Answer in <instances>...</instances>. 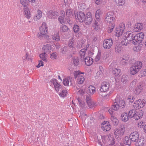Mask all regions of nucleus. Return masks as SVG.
Returning <instances> with one entry per match:
<instances>
[{"label": "nucleus", "instance_id": "nucleus-34", "mask_svg": "<svg viewBox=\"0 0 146 146\" xmlns=\"http://www.w3.org/2000/svg\"><path fill=\"white\" fill-rule=\"evenodd\" d=\"M42 12L40 10H38L37 13L36 15V16L34 17V20L35 21H36L40 18L42 16Z\"/></svg>", "mask_w": 146, "mask_h": 146}, {"label": "nucleus", "instance_id": "nucleus-43", "mask_svg": "<svg viewBox=\"0 0 146 146\" xmlns=\"http://www.w3.org/2000/svg\"><path fill=\"white\" fill-rule=\"evenodd\" d=\"M68 28L66 25H62L60 27V30L63 32H65L68 31Z\"/></svg>", "mask_w": 146, "mask_h": 146}, {"label": "nucleus", "instance_id": "nucleus-26", "mask_svg": "<svg viewBox=\"0 0 146 146\" xmlns=\"http://www.w3.org/2000/svg\"><path fill=\"white\" fill-rule=\"evenodd\" d=\"M131 139L127 136L125 137L123 139V143L125 145L130 146L131 143Z\"/></svg>", "mask_w": 146, "mask_h": 146}, {"label": "nucleus", "instance_id": "nucleus-41", "mask_svg": "<svg viewBox=\"0 0 146 146\" xmlns=\"http://www.w3.org/2000/svg\"><path fill=\"white\" fill-rule=\"evenodd\" d=\"M111 120L115 125H117L118 123V120L113 115H111Z\"/></svg>", "mask_w": 146, "mask_h": 146}, {"label": "nucleus", "instance_id": "nucleus-20", "mask_svg": "<svg viewBox=\"0 0 146 146\" xmlns=\"http://www.w3.org/2000/svg\"><path fill=\"white\" fill-rule=\"evenodd\" d=\"M143 27L142 24L141 23H137L135 25L133 31L135 32L139 31L143 29Z\"/></svg>", "mask_w": 146, "mask_h": 146}, {"label": "nucleus", "instance_id": "nucleus-27", "mask_svg": "<svg viewBox=\"0 0 146 146\" xmlns=\"http://www.w3.org/2000/svg\"><path fill=\"white\" fill-rule=\"evenodd\" d=\"M124 133L119 130V129H115V130L114 134L115 138L116 139L120 138L121 136L124 134Z\"/></svg>", "mask_w": 146, "mask_h": 146}, {"label": "nucleus", "instance_id": "nucleus-59", "mask_svg": "<svg viewBox=\"0 0 146 146\" xmlns=\"http://www.w3.org/2000/svg\"><path fill=\"white\" fill-rule=\"evenodd\" d=\"M57 56V54L56 52H54L50 54L51 58L54 59L56 58Z\"/></svg>", "mask_w": 146, "mask_h": 146}, {"label": "nucleus", "instance_id": "nucleus-51", "mask_svg": "<svg viewBox=\"0 0 146 146\" xmlns=\"http://www.w3.org/2000/svg\"><path fill=\"white\" fill-rule=\"evenodd\" d=\"M82 73H81L80 72L76 71L74 72L73 74L75 78H78L79 76H80V75Z\"/></svg>", "mask_w": 146, "mask_h": 146}, {"label": "nucleus", "instance_id": "nucleus-63", "mask_svg": "<svg viewBox=\"0 0 146 146\" xmlns=\"http://www.w3.org/2000/svg\"><path fill=\"white\" fill-rule=\"evenodd\" d=\"M67 22L69 24L71 25L73 23L72 21V18L71 17H67L66 19Z\"/></svg>", "mask_w": 146, "mask_h": 146}, {"label": "nucleus", "instance_id": "nucleus-22", "mask_svg": "<svg viewBox=\"0 0 146 146\" xmlns=\"http://www.w3.org/2000/svg\"><path fill=\"white\" fill-rule=\"evenodd\" d=\"M51 50V46L49 44H47L44 45L42 48V50L44 52L46 53H47L48 54L50 52Z\"/></svg>", "mask_w": 146, "mask_h": 146}, {"label": "nucleus", "instance_id": "nucleus-25", "mask_svg": "<svg viewBox=\"0 0 146 146\" xmlns=\"http://www.w3.org/2000/svg\"><path fill=\"white\" fill-rule=\"evenodd\" d=\"M133 65L139 71L142 66V62L139 61L135 62Z\"/></svg>", "mask_w": 146, "mask_h": 146}, {"label": "nucleus", "instance_id": "nucleus-19", "mask_svg": "<svg viewBox=\"0 0 146 146\" xmlns=\"http://www.w3.org/2000/svg\"><path fill=\"white\" fill-rule=\"evenodd\" d=\"M24 13L25 17L27 19H29L31 16L30 12L27 7H25L23 8Z\"/></svg>", "mask_w": 146, "mask_h": 146}, {"label": "nucleus", "instance_id": "nucleus-8", "mask_svg": "<svg viewBox=\"0 0 146 146\" xmlns=\"http://www.w3.org/2000/svg\"><path fill=\"white\" fill-rule=\"evenodd\" d=\"M104 138L106 141L107 142L109 145H113L115 143L114 139L113 137L110 135H107L102 137V139Z\"/></svg>", "mask_w": 146, "mask_h": 146}, {"label": "nucleus", "instance_id": "nucleus-23", "mask_svg": "<svg viewBox=\"0 0 146 146\" xmlns=\"http://www.w3.org/2000/svg\"><path fill=\"white\" fill-rule=\"evenodd\" d=\"M120 38L121 39L120 40V43L122 45L124 46L129 45V43H128L127 39L123 37V35H122Z\"/></svg>", "mask_w": 146, "mask_h": 146}, {"label": "nucleus", "instance_id": "nucleus-7", "mask_svg": "<svg viewBox=\"0 0 146 146\" xmlns=\"http://www.w3.org/2000/svg\"><path fill=\"white\" fill-rule=\"evenodd\" d=\"M113 44V40L111 38L107 39L103 41V47L106 49H109L112 47Z\"/></svg>", "mask_w": 146, "mask_h": 146}, {"label": "nucleus", "instance_id": "nucleus-58", "mask_svg": "<svg viewBox=\"0 0 146 146\" xmlns=\"http://www.w3.org/2000/svg\"><path fill=\"white\" fill-rule=\"evenodd\" d=\"M125 127L123 125H121L120 126L119 128L118 129L119 131H121L122 132L124 133L125 132Z\"/></svg>", "mask_w": 146, "mask_h": 146}, {"label": "nucleus", "instance_id": "nucleus-15", "mask_svg": "<svg viewBox=\"0 0 146 146\" xmlns=\"http://www.w3.org/2000/svg\"><path fill=\"white\" fill-rule=\"evenodd\" d=\"M123 36V37L127 39H135L134 38L135 37V35L131 31H128L125 33Z\"/></svg>", "mask_w": 146, "mask_h": 146}, {"label": "nucleus", "instance_id": "nucleus-17", "mask_svg": "<svg viewBox=\"0 0 146 146\" xmlns=\"http://www.w3.org/2000/svg\"><path fill=\"white\" fill-rule=\"evenodd\" d=\"M85 20L84 21L85 23L88 25L91 24L92 21V18L91 13H88L86 14V17H85Z\"/></svg>", "mask_w": 146, "mask_h": 146}, {"label": "nucleus", "instance_id": "nucleus-55", "mask_svg": "<svg viewBox=\"0 0 146 146\" xmlns=\"http://www.w3.org/2000/svg\"><path fill=\"white\" fill-rule=\"evenodd\" d=\"M73 30L75 33H78L79 31V26L78 25H74L73 27Z\"/></svg>", "mask_w": 146, "mask_h": 146}, {"label": "nucleus", "instance_id": "nucleus-56", "mask_svg": "<svg viewBox=\"0 0 146 146\" xmlns=\"http://www.w3.org/2000/svg\"><path fill=\"white\" fill-rule=\"evenodd\" d=\"M80 106L82 107H83L84 106V102L81 100L79 98L77 99Z\"/></svg>", "mask_w": 146, "mask_h": 146}, {"label": "nucleus", "instance_id": "nucleus-4", "mask_svg": "<svg viewBox=\"0 0 146 146\" xmlns=\"http://www.w3.org/2000/svg\"><path fill=\"white\" fill-rule=\"evenodd\" d=\"M125 105V102L123 100L120 98H117L115 102H114L111 106V108L115 111L117 110L119 107L124 108Z\"/></svg>", "mask_w": 146, "mask_h": 146}, {"label": "nucleus", "instance_id": "nucleus-2", "mask_svg": "<svg viewBox=\"0 0 146 146\" xmlns=\"http://www.w3.org/2000/svg\"><path fill=\"white\" fill-rule=\"evenodd\" d=\"M40 33L37 34L38 37L40 39L46 37V38L48 36L46 35L47 33V27L45 23H43L42 26L40 27Z\"/></svg>", "mask_w": 146, "mask_h": 146}, {"label": "nucleus", "instance_id": "nucleus-36", "mask_svg": "<svg viewBox=\"0 0 146 146\" xmlns=\"http://www.w3.org/2000/svg\"><path fill=\"white\" fill-rule=\"evenodd\" d=\"M128 41V43L129 44V45H135L137 43V41L136 40V39H127Z\"/></svg>", "mask_w": 146, "mask_h": 146}, {"label": "nucleus", "instance_id": "nucleus-13", "mask_svg": "<svg viewBox=\"0 0 146 146\" xmlns=\"http://www.w3.org/2000/svg\"><path fill=\"white\" fill-rule=\"evenodd\" d=\"M129 138L133 142L138 141L139 139V134L137 131H134L130 134Z\"/></svg>", "mask_w": 146, "mask_h": 146}, {"label": "nucleus", "instance_id": "nucleus-47", "mask_svg": "<svg viewBox=\"0 0 146 146\" xmlns=\"http://www.w3.org/2000/svg\"><path fill=\"white\" fill-rule=\"evenodd\" d=\"M83 43L81 40H78L77 44V47L80 49L83 47Z\"/></svg>", "mask_w": 146, "mask_h": 146}, {"label": "nucleus", "instance_id": "nucleus-53", "mask_svg": "<svg viewBox=\"0 0 146 146\" xmlns=\"http://www.w3.org/2000/svg\"><path fill=\"white\" fill-rule=\"evenodd\" d=\"M143 83L142 82H141L139 84L137 87V88L141 91H142L143 89Z\"/></svg>", "mask_w": 146, "mask_h": 146}, {"label": "nucleus", "instance_id": "nucleus-49", "mask_svg": "<svg viewBox=\"0 0 146 146\" xmlns=\"http://www.w3.org/2000/svg\"><path fill=\"white\" fill-rule=\"evenodd\" d=\"M67 94V92L66 90H64L62 91V92L59 94V95L61 97L64 98L66 96Z\"/></svg>", "mask_w": 146, "mask_h": 146}, {"label": "nucleus", "instance_id": "nucleus-48", "mask_svg": "<svg viewBox=\"0 0 146 146\" xmlns=\"http://www.w3.org/2000/svg\"><path fill=\"white\" fill-rule=\"evenodd\" d=\"M116 2L117 3L118 5L122 6L125 3V0H115Z\"/></svg>", "mask_w": 146, "mask_h": 146}, {"label": "nucleus", "instance_id": "nucleus-10", "mask_svg": "<svg viewBox=\"0 0 146 146\" xmlns=\"http://www.w3.org/2000/svg\"><path fill=\"white\" fill-rule=\"evenodd\" d=\"M110 88L109 83L106 82H104L101 84L100 90L102 92H106Z\"/></svg>", "mask_w": 146, "mask_h": 146}, {"label": "nucleus", "instance_id": "nucleus-6", "mask_svg": "<svg viewBox=\"0 0 146 146\" xmlns=\"http://www.w3.org/2000/svg\"><path fill=\"white\" fill-rule=\"evenodd\" d=\"M125 29V25L124 23H121L119 25L116 31V35L117 36L120 37L122 36L123 32Z\"/></svg>", "mask_w": 146, "mask_h": 146}, {"label": "nucleus", "instance_id": "nucleus-39", "mask_svg": "<svg viewBox=\"0 0 146 146\" xmlns=\"http://www.w3.org/2000/svg\"><path fill=\"white\" fill-rule=\"evenodd\" d=\"M122 49L123 48L120 45L118 44L116 45L115 47V52L117 53L120 52Z\"/></svg>", "mask_w": 146, "mask_h": 146}, {"label": "nucleus", "instance_id": "nucleus-54", "mask_svg": "<svg viewBox=\"0 0 146 146\" xmlns=\"http://www.w3.org/2000/svg\"><path fill=\"white\" fill-rule=\"evenodd\" d=\"M21 4L24 6V7H27L26 5L27 4L28 2L27 0H20Z\"/></svg>", "mask_w": 146, "mask_h": 146}, {"label": "nucleus", "instance_id": "nucleus-5", "mask_svg": "<svg viewBox=\"0 0 146 146\" xmlns=\"http://www.w3.org/2000/svg\"><path fill=\"white\" fill-rule=\"evenodd\" d=\"M128 115L130 118H133L135 120H137L142 117L143 112L140 111L139 112H137L135 110L133 109L129 111Z\"/></svg>", "mask_w": 146, "mask_h": 146}, {"label": "nucleus", "instance_id": "nucleus-60", "mask_svg": "<svg viewBox=\"0 0 146 146\" xmlns=\"http://www.w3.org/2000/svg\"><path fill=\"white\" fill-rule=\"evenodd\" d=\"M77 94L81 96L83 95L84 94V91L82 89H80L77 91Z\"/></svg>", "mask_w": 146, "mask_h": 146}, {"label": "nucleus", "instance_id": "nucleus-16", "mask_svg": "<svg viewBox=\"0 0 146 146\" xmlns=\"http://www.w3.org/2000/svg\"><path fill=\"white\" fill-rule=\"evenodd\" d=\"M144 33L142 32L135 35V36L134 38L136 39V40L137 41V43H139L141 42V41L144 38Z\"/></svg>", "mask_w": 146, "mask_h": 146}, {"label": "nucleus", "instance_id": "nucleus-37", "mask_svg": "<svg viewBox=\"0 0 146 146\" xmlns=\"http://www.w3.org/2000/svg\"><path fill=\"white\" fill-rule=\"evenodd\" d=\"M46 53L44 52L40 54L39 55V57L42 60L46 62L47 60L46 58Z\"/></svg>", "mask_w": 146, "mask_h": 146}, {"label": "nucleus", "instance_id": "nucleus-21", "mask_svg": "<svg viewBox=\"0 0 146 146\" xmlns=\"http://www.w3.org/2000/svg\"><path fill=\"white\" fill-rule=\"evenodd\" d=\"M93 60V59L92 58L90 57L87 56L85 58H84V61L85 62L86 65L89 66L92 64Z\"/></svg>", "mask_w": 146, "mask_h": 146}, {"label": "nucleus", "instance_id": "nucleus-35", "mask_svg": "<svg viewBox=\"0 0 146 146\" xmlns=\"http://www.w3.org/2000/svg\"><path fill=\"white\" fill-rule=\"evenodd\" d=\"M121 70L120 69H117L116 68H113L112 71L113 74L115 76H118Z\"/></svg>", "mask_w": 146, "mask_h": 146}, {"label": "nucleus", "instance_id": "nucleus-64", "mask_svg": "<svg viewBox=\"0 0 146 146\" xmlns=\"http://www.w3.org/2000/svg\"><path fill=\"white\" fill-rule=\"evenodd\" d=\"M138 145V146H143L144 145V143L143 142V140H140L137 141Z\"/></svg>", "mask_w": 146, "mask_h": 146}, {"label": "nucleus", "instance_id": "nucleus-33", "mask_svg": "<svg viewBox=\"0 0 146 146\" xmlns=\"http://www.w3.org/2000/svg\"><path fill=\"white\" fill-rule=\"evenodd\" d=\"M85 79L82 76H79L77 78V82L79 84H81L83 83Z\"/></svg>", "mask_w": 146, "mask_h": 146}, {"label": "nucleus", "instance_id": "nucleus-57", "mask_svg": "<svg viewBox=\"0 0 146 146\" xmlns=\"http://www.w3.org/2000/svg\"><path fill=\"white\" fill-rule=\"evenodd\" d=\"M127 99L130 102H133L135 100V98L132 96H129L128 97Z\"/></svg>", "mask_w": 146, "mask_h": 146}, {"label": "nucleus", "instance_id": "nucleus-62", "mask_svg": "<svg viewBox=\"0 0 146 146\" xmlns=\"http://www.w3.org/2000/svg\"><path fill=\"white\" fill-rule=\"evenodd\" d=\"M67 50V48L66 46H64L61 50V52L63 54H66Z\"/></svg>", "mask_w": 146, "mask_h": 146}, {"label": "nucleus", "instance_id": "nucleus-30", "mask_svg": "<svg viewBox=\"0 0 146 146\" xmlns=\"http://www.w3.org/2000/svg\"><path fill=\"white\" fill-rule=\"evenodd\" d=\"M121 119L123 121H127L129 118L128 114L127 113H123L121 115Z\"/></svg>", "mask_w": 146, "mask_h": 146}, {"label": "nucleus", "instance_id": "nucleus-29", "mask_svg": "<svg viewBox=\"0 0 146 146\" xmlns=\"http://www.w3.org/2000/svg\"><path fill=\"white\" fill-rule=\"evenodd\" d=\"M129 57L127 56L126 57L123 56L121 60V63L123 65H125L127 64Z\"/></svg>", "mask_w": 146, "mask_h": 146}, {"label": "nucleus", "instance_id": "nucleus-3", "mask_svg": "<svg viewBox=\"0 0 146 146\" xmlns=\"http://www.w3.org/2000/svg\"><path fill=\"white\" fill-rule=\"evenodd\" d=\"M101 15V11L100 9L97 10L95 14V17L97 20L94 22L92 25L93 29L95 31H97L100 28L99 23H100V17Z\"/></svg>", "mask_w": 146, "mask_h": 146}, {"label": "nucleus", "instance_id": "nucleus-28", "mask_svg": "<svg viewBox=\"0 0 146 146\" xmlns=\"http://www.w3.org/2000/svg\"><path fill=\"white\" fill-rule=\"evenodd\" d=\"M95 92V88L92 86H90L87 91L88 95L93 94Z\"/></svg>", "mask_w": 146, "mask_h": 146}, {"label": "nucleus", "instance_id": "nucleus-40", "mask_svg": "<svg viewBox=\"0 0 146 146\" xmlns=\"http://www.w3.org/2000/svg\"><path fill=\"white\" fill-rule=\"evenodd\" d=\"M72 10V9H68L66 12V14L67 16V17H71L73 16Z\"/></svg>", "mask_w": 146, "mask_h": 146}, {"label": "nucleus", "instance_id": "nucleus-9", "mask_svg": "<svg viewBox=\"0 0 146 146\" xmlns=\"http://www.w3.org/2000/svg\"><path fill=\"white\" fill-rule=\"evenodd\" d=\"M86 103L90 108H92L96 105V104L93 102L90 95L86 96Z\"/></svg>", "mask_w": 146, "mask_h": 146}, {"label": "nucleus", "instance_id": "nucleus-1", "mask_svg": "<svg viewBox=\"0 0 146 146\" xmlns=\"http://www.w3.org/2000/svg\"><path fill=\"white\" fill-rule=\"evenodd\" d=\"M105 17V22L107 23H108L111 25V29H110V31L109 30L108 31L109 33L111 32L112 31L115 26V24L113 22L115 20V16L112 12H109L106 14Z\"/></svg>", "mask_w": 146, "mask_h": 146}, {"label": "nucleus", "instance_id": "nucleus-45", "mask_svg": "<svg viewBox=\"0 0 146 146\" xmlns=\"http://www.w3.org/2000/svg\"><path fill=\"white\" fill-rule=\"evenodd\" d=\"M102 129L104 131H108L111 129L110 126V125H106L103 127H102Z\"/></svg>", "mask_w": 146, "mask_h": 146}, {"label": "nucleus", "instance_id": "nucleus-31", "mask_svg": "<svg viewBox=\"0 0 146 146\" xmlns=\"http://www.w3.org/2000/svg\"><path fill=\"white\" fill-rule=\"evenodd\" d=\"M128 81V77L127 75H123L122 76L121 81L123 84H127Z\"/></svg>", "mask_w": 146, "mask_h": 146}, {"label": "nucleus", "instance_id": "nucleus-18", "mask_svg": "<svg viewBox=\"0 0 146 146\" xmlns=\"http://www.w3.org/2000/svg\"><path fill=\"white\" fill-rule=\"evenodd\" d=\"M72 79L71 77L69 76L67 79H65L63 80V84L65 86H70L72 85Z\"/></svg>", "mask_w": 146, "mask_h": 146}, {"label": "nucleus", "instance_id": "nucleus-50", "mask_svg": "<svg viewBox=\"0 0 146 146\" xmlns=\"http://www.w3.org/2000/svg\"><path fill=\"white\" fill-rule=\"evenodd\" d=\"M73 64L75 66L78 65L79 64V59L77 57H75L73 59Z\"/></svg>", "mask_w": 146, "mask_h": 146}, {"label": "nucleus", "instance_id": "nucleus-12", "mask_svg": "<svg viewBox=\"0 0 146 146\" xmlns=\"http://www.w3.org/2000/svg\"><path fill=\"white\" fill-rule=\"evenodd\" d=\"M51 82L54 85V88L56 91L58 92L61 90L62 88V86L59 83H58L57 80L56 79H54L51 80Z\"/></svg>", "mask_w": 146, "mask_h": 146}, {"label": "nucleus", "instance_id": "nucleus-44", "mask_svg": "<svg viewBox=\"0 0 146 146\" xmlns=\"http://www.w3.org/2000/svg\"><path fill=\"white\" fill-rule=\"evenodd\" d=\"M74 40L73 38H72L70 39L69 40L68 43V46L72 48V49L74 48Z\"/></svg>", "mask_w": 146, "mask_h": 146}, {"label": "nucleus", "instance_id": "nucleus-42", "mask_svg": "<svg viewBox=\"0 0 146 146\" xmlns=\"http://www.w3.org/2000/svg\"><path fill=\"white\" fill-rule=\"evenodd\" d=\"M52 39L56 41H58L60 40V37L58 34H56L52 36Z\"/></svg>", "mask_w": 146, "mask_h": 146}, {"label": "nucleus", "instance_id": "nucleus-61", "mask_svg": "<svg viewBox=\"0 0 146 146\" xmlns=\"http://www.w3.org/2000/svg\"><path fill=\"white\" fill-rule=\"evenodd\" d=\"M101 56V54L100 53L98 52L97 55L95 58V60L96 62L98 61L100 59Z\"/></svg>", "mask_w": 146, "mask_h": 146}, {"label": "nucleus", "instance_id": "nucleus-52", "mask_svg": "<svg viewBox=\"0 0 146 146\" xmlns=\"http://www.w3.org/2000/svg\"><path fill=\"white\" fill-rule=\"evenodd\" d=\"M64 15L62 16H60L58 19L59 22L61 23L62 24L64 23L65 21L64 20Z\"/></svg>", "mask_w": 146, "mask_h": 146}, {"label": "nucleus", "instance_id": "nucleus-24", "mask_svg": "<svg viewBox=\"0 0 146 146\" xmlns=\"http://www.w3.org/2000/svg\"><path fill=\"white\" fill-rule=\"evenodd\" d=\"M86 50L87 48H86L82 49L80 51L79 54L81 60L84 61Z\"/></svg>", "mask_w": 146, "mask_h": 146}, {"label": "nucleus", "instance_id": "nucleus-38", "mask_svg": "<svg viewBox=\"0 0 146 146\" xmlns=\"http://www.w3.org/2000/svg\"><path fill=\"white\" fill-rule=\"evenodd\" d=\"M23 58L24 61H31L32 62L31 57L27 53H26L25 56L23 57Z\"/></svg>", "mask_w": 146, "mask_h": 146}, {"label": "nucleus", "instance_id": "nucleus-11", "mask_svg": "<svg viewBox=\"0 0 146 146\" xmlns=\"http://www.w3.org/2000/svg\"><path fill=\"white\" fill-rule=\"evenodd\" d=\"M75 17L80 22H83L85 20V15L83 12H80L75 14Z\"/></svg>", "mask_w": 146, "mask_h": 146}, {"label": "nucleus", "instance_id": "nucleus-46", "mask_svg": "<svg viewBox=\"0 0 146 146\" xmlns=\"http://www.w3.org/2000/svg\"><path fill=\"white\" fill-rule=\"evenodd\" d=\"M137 103V105H138V106H140V107H141V106L143 107L145 104L143 101L141 100L140 99L138 100Z\"/></svg>", "mask_w": 146, "mask_h": 146}, {"label": "nucleus", "instance_id": "nucleus-14", "mask_svg": "<svg viewBox=\"0 0 146 146\" xmlns=\"http://www.w3.org/2000/svg\"><path fill=\"white\" fill-rule=\"evenodd\" d=\"M58 15V13L52 10L49 11L47 13V17L49 19H55Z\"/></svg>", "mask_w": 146, "mask_h": 146}, {"label": "nucleus", "instance_id": "nucleus-32", "mask_svg": "<svg viewBox=\"0 0 146 146\" xmlns=\"http://www.w3.org/2000/svg\"><path fill=\"white\" fill-rule=\"evenodd\" d=\"M139 71L138 70L135 68L133 65L130 68V72L131 74L132 75H134L137 73Z\"/></svg>", "mask_w": 146, "mask_h": 146}]
</instances>
